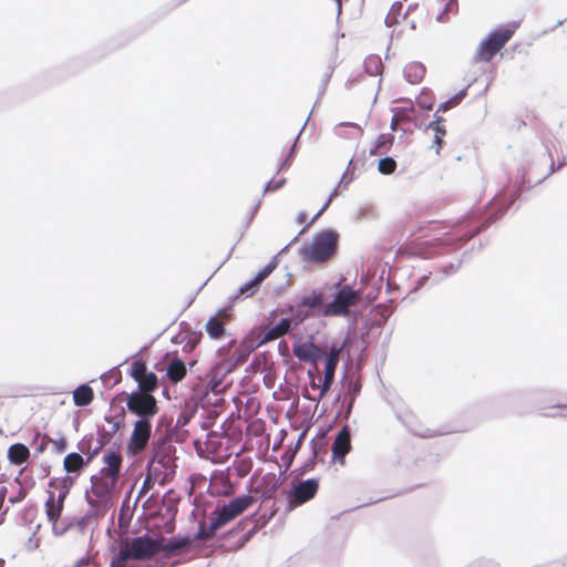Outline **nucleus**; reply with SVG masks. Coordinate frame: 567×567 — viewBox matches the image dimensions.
<instances>
[{"label":"nucleus","mask_w":567,"mask_h":567,"mask_svg":"<svg viewBox=\"0 0 567 567\" xmlns=\"http://www.w3.org/2000/svg\"><path fill=\"white\" fill-rule=\"evenodd\" d=\"M161 551V540L145 534L122 539L118 551L112 556L110 567H127L130 560H151Z\"/></svg>","instance_id":"f257e3e1"},{"label":"nucleus","mask_w":567,"mask_h":567,"mask_svg":"<svg viewBox=\"0 0 567 567\" xmlns=\"http://www.w3.org/2000/svg\"><path fill=\"white\" fill-rule=\"evenodd\" d=\"M254 501L251 495H243L229 501L221 509L214 513L215 517L208 528H200L197 535L198 539L206 540L213 537L217 529L244 513L252 505Z\"/></svg>","instance_id":"f03ea898"},{"label":"nucleus","mask_w":567,"mask_h":567,"mask_svg":"<svg viewBox=\"0 0 567 567\" xmlns=\"http://www.w3.org/2000/svg\"><path fill=\"white\" fill-rule=\"evenodd\" d=\"M339 244V235L333 230H323L317 234L311 244L303 249V259L307 261L322 264L331 259Z\"/></svg>","instance_id":"7ed1b4c3"},{"label":"nucleus","mask_w":567,"mask_h":567,"mask_svg":"<svg viewBox=\"0 0 567 567\" xmlns=\"http://www.w3.org/2000/svg\"><path fill=\"white\" fill-rule=\"evenodd\" d=\"M50 487L55 491H49V496L44 504L45 515L51 523L53 534L55 536H62L68 530V525L61 523L60 517L69 491L63 484L55 481L50 482Z\"/></svg>","instance_id":"20e7f679"},{"label":"nucleus","mask_w":567,"mask_h":567,"mask_svg":"<svg viewBox=\"0 0 567 567\" xmlns=\"http://www.w3.org/2000/svg\"><path fill=\"white\" fill-rule=\"evenodd\" d=\"M514 29L509 27L499 28L491 32L477 47L473 61L475 63H488L512 39Z\"/></svg>","instance_id":"39448f33"},{"label":"nucleus","mask_w":567,"mask_h":567,"mask_svg":"<svg viewBox=\"0 0 567 567\" xmlns=\"http://www.w3.org/2000/svg\"><path fill=\"white\" fill-rule=\"evenodd\" d=\"M361 301L360 290H354L351 286L344 285L339 288L333 300L324 306V316H348L349 309L355 307Z\"/></svg>","instance_id":"423d86ee"},{"label":"nucleus","mask_w":567,"mask_h":567,"mask_svg":"<svg viewBox=\"0 0 567 567\" xmlns=\"http://www.w3.org/2000/svg\"><path fill=\"white\" fill-rule=\"evenodd\" d=\"M127 410L140 416L151 420L158 412L157 401L154 395L144 392H133L126 399Z\"/></svg>","instance_id":"0eeeda50"},{"label":"nucleus","mask_w":567,"mask_h":567,"mask_svg":"<svg viewBox=\"0 0 567 567\" xmlns=\"http://www.w3.org/2000/svg\"><path fill=\"white\" fill-rule=\"evenodd\" d=\"M92 486L89 495V502L96 506H106L111 501L114 488L117 484L116 481L100 475L92 477Z\"/></svg>","instance_id":"6e6552de"},{"label":"nucleus","mask_w":567,"mask_h":567,"mask_svg":"<svg viewBox=\"0 0 567 567\" xmlns=\"http://www.w3.org/2000/svg\"><path fill=\"white\" fill-rule=\"evenodd\" d=\"M152 433L151 420L138 419L134 423L133 432L127 443V450L132 455L142 453L150 441Z\"/></svg>","instance_id":"1a4fd4ad"},{"label":"nucleus","mask_w":567,"mask_h":567,"mask_svg":"<svg viewBox=\"0 0 567 567\" xmlns=\"http://www.w3.org/2000/svg\"><path fill=\"white\" fill-rule=\"evenodd\" d=\"M342 348L341 347H331L327 358H326V365H324V378L322 380L321 386H320V394H318V398L316 400H321L330 390L333 380H334V373L339 363V357L341 353Z\"/></svg>","instance_id":"9d476101"},{"label":"nucleus","mask_w":567,"mask_h":567,"mask_svg":"<svg viewBox=\"0 0 567 567\" xmlns=\"http://www.w3.org/2000/svg\"><path fill=\"white\" fill-rule=\"evenodd\" d=\"M103 467L100 471V475L109 477L118 482L123 457L118 451H107L104 453Z\"/></svg>","instance_id":"9b49d317"},{"label":"nucleus","mask_w":567,"mask_h":567,"mask_svg":"<svg viewBox=\"0 0 567 567\" xmlns=\"http://www.w3.org/2000/svg\"><path fill=\"white\" fill-rule=\"evenodd\" d=\"M331 450L333 458L339 461L343 465L344 456L351 450V433L347 425L343 426L336 436Z\"/></svg>","instance_id":"f8f14e48"},{"label":"nucleus","mask_w":567,"mask_h":567,"mask_svg":"<svg viewBox=\"0 0 567 567\" xmlns=\"http://www.w3.org/2000/svg\"><path fill=\"white\" fill-rule=\"evenodd\" d=\"M319 488V484L316 480L310 478L301 482L297 485L292 493V499L290 501L292 506L301 505L315 497Z\"/></svg>","instance_id":"ddd939ff"},{"label":"nucleus","mask_w":567,"mask_h":567,"mask_svg":"<svg viewBox=\"0 0 567 567\" xmlns=\"http://www.w3.org/2000/svg\"><path fill=\"white\" fill-rule=\"evenodd\" d=\"M229 320L226 309H221L215 317H212L206 323V332L212 339H220L225 336V324Z\"/></svg>","instance_id":"4468645a"},{"label":"nucleus","mask_w":567,"mask_h":567,"mask_svg":"<svg viewBox=\"0 0 567 567\" xmlns=\"http://www.w3.org/2000/svg\"><path fill=\"white\" fill-rule=\"evenodd\" d=\"M293 354L301 361L316 363L322 359L324 352L312 342H305L293 347Z\"/></svg>","instance_id":"2eb2a0df"},{"label":"nucleus","mask_w":567,"mask_h":567,"mask_svg":"<svg viewBox=\"0 0 567 567\" xmlns=\"http://www.w3.org/2000/svg\"><path fill=\"white\" fill-rule=\"evenodd\" d=\"M291 329V320L281 319L277 324L269 323L264 328L262 342H269L287 334Z\"/></svg>","instance_id":"dca6fc26"},{"label":"nucleus","mask_w":567,"mask_h":567,"mask_svg":"<svg viewBox=\"0 0 567 567\" xmlns=\"http://www.w3.org/2000/svg\"><path fill=\"white\" fill-rule=\"evenodd\" d=\"M426 74V68L419 61H412L404 65L403 75L404 79L411 84L421 83Z\"/></svg>","instance_id":"f3484780"},{"label":"nucleus","mask_w":567,"mask_h":567,"mask_svg":"<svg viewBox=\"0 0 567 567\" xmlns=\"http://www.w3.org/2000/svg\"><path fill=\"white\" fill-rule=\"evenodd\" d=\"M444 122L445 120L442 116L435 114V120L432 121L427 126L429 130L434 132V141L432 146L435 148V153L437 155L444 145V137L446 135Z\"/></svg>","instance_id":"a211bd4d"},{"label":"nucleus","mask_w":567,"mask_h":567,"mask_svg":"<svg viewBox=\"0 0 567 567\" xmlns=\"http://www.w3.org/2000/svg\"><path fill=\"white\" fill-rule=\"evenodd\" d=\"M275 265L268 264L260 270L254 279L240 287L241 295L252 296L258 290L259 285L274 271Z\"/></svg>","instance_id":"6ab92c4d"},{"label":"nucleus","mask_w":567,"mask_h":567,"mask_svg":"<svg viewBox=\"0 0 567 567\" xmlns=\"http://www.w3.org/2000/svg\"><path fill=\"white\" fill-rule=\"evenodd\" d=\"M92 460V455L85 461L79 453H69L63 460V467L68 474H79Z\"/></svg>","instance_id":"aec40b11"},{"label":"nucleus","mask_w":567,"mask_h":567,"mask_svg":"<svg viewBox=\"0 0 567 567\" xmlns=\"http://www.w3.org/2000/svg\"><path fill=\"white\" fill-rule=\"evenodd\" d=\"M8 460L13 465H22L30 458V450L22 443H14L8 449Z\"/></svg>","instance_id":"412c9836"},{"label":"nucleus","mask_w":567,"mask_h":567,"mask_svg":"<svg viewBox=\"0 0 567 567\" xmlns=\"http://www.w3.org/2000/svg\"><path fill=\"white\" fill-rule=\"evenodd\" d=\"M186 365L181 359L174 358L171 360L167 365V377L169 381L177 383L186 377Z\"/></svg>","instance_id":"4be33fe9"},{"label":"nucleus","mask_w":567,"mask_h":567,"mask_svg":"<svg viewBox=\"0 0 567 567\" xmlns=\"http://www.w3.org/2000/svg\"><path fill=\"white\" fill-rule=\"evenodd\" d=\"M93 399L94 392L89 384H82L73 391V402L76 406H86Z\"/></svg>","instance_id":"5701e85b"},{"label":"nucleus","mask_w":567,"mask_h":567,"mask_svg":"<svg viewBox=\"0 0 567 567\" xmlns=\"http://www.w3.org/2000/svg\"><path fill=\"white\" fill-rule=\"evenodd\" d=\"M394 137L390 134H381L377 137L370 155H381L388 153L393 145Z\"/></svg>","instance_id":"b1692460"},{"label":"nucleus","mask_w":567,"mask_h":567,"mask_svg":"<svg viewBox=\"0 0 567 567\" xmlns=\"http://www.w3.org/2000/svg\"><path fill=\"white\" fill-rule=\"evenodd\" d=\"M441 3L443 4V9H439L436 20L444 23L458 12V2L457 0H442Z\"/></svg>","instance_id":"393cba45"},{"label":"nucleus","mask_w":567,"mask_h":567,"mask_svg":"<svg viewBox=\"0 0 567 567\" xmlns=\"http://www.w3.org/2000/svg\"><path fill=\"white\" fill-rule=\"evenodd\" d=\"M157 540H161V551H165L166 554H174L177 550L186 547L189 545L190 540L189 538L185 537L182 539H169L167 543L164 544V538L161 537Z\"/></svg>","instance_id":"a878e982"},{"label":"nucleus","mask_w":567,"mask_h":567,"mask_svg":"<svg viewBox=\"0 0 567 567\" xmlns=\"http://www.w3.org/2000/svg\"><path fill=\"white\" fill-rule=\"evenodd\" d=\"M138 383V392L150 393L157 386V377L153 372H146L141 379L136 380Z\"/></svg>","instance_id":"bb28decb"},{"label":"nucleus","mask_w":567,"mask_h":567,"mask_svg":"<svg viewBox=\"0 0 567 567\" xmlns=\"http://www.w3.org/2000/svg\"><path fill=\"white\" fill-rule=\"evenodd\" d=\"M364 66L367 72H369L371 75L381 74L383 69L381 59L375 55H371L368 59H365Z\"/></svg>","instance_id":"cd10ccee"},{"label":"nucleus","mask_w":567,"mask_h":567,"mask_svg":"<svg viewBox=\"0 0 567 567\" xmlns=\"http://www.w3.org/2000/svg\"><path fill=\"white\" fill-rule=\"evenodd\" d=\"M465 95H466V90H463L460 93L455 94L454 96H452L447 101L441 103L439 105V109H437L436 113H439V112H446V111L451 110L452 107L456 106L457 104L461 103V101L464 99Z\"/></svg>","instance_id":"c85d7f7f"},{"label":"nucleus","mask_w":567,"mask_h":567,"mask_svg":"<svg viewBox=\"0 0 567 567\" xmlns=\"http://www.w3.org/2000/svg\"><path fill=\"white\" fill-rule=\"evenodd\" d=\"M396 169V162L392 157L381 158L378 163V171L382 175H391Z\"/></svg>","instance_id":"c756f323"},{"label":"nucleus","mask_w":567,"mask_h":567,"mask_svg":"<svg viewBox=\"0 0 567 567\" xmlns=\"http://www.w3.org/2000/svg\"><path fill=\"white\" fill-rule=\"evenodd\" d=\"M414 106L411 103L409 107H396L393 111L394 117L402 122H411L413 120Z\"/></svg>","instance_id":"7c9ffc66"},{"label":"nucleus","mask_w":567,"mask_h":567,"mask_svg":"<svg viewBox=\"0 0 567 567\" xmlns=\"http://www.w3.org/2000/svg\"><path fill=\"white\" fill-rule=\"evenodd\" d=\"M147 372L146 363L142 360H135L131 364V377L136 381Z\"/></svg>","instance_id":"2f4dec72"},{"label":"nucleus","mask_w":567,"mask_h":567,"mask_svg":"<svg viewBox=\"0 0 567 567\" xmlns=\"http://www.w3.org/2000/svg\"><path fill=\"white\" fill-rule=\"evenodd\" d=\"M301 305L309 308L320 307L322 305V296L321 293L312 292L302 299Z\"/></svg>","instance_id":"473e14b6"},{"label":"nucleus","mask_w":567,"mask_h":567,"mask_svg":"<svg viewBox=\"0 0 567 567\" xmlns=\"http://www.w3.org/2000/svg\"><path fill=\"white\" fill-rule=\"evenodd\" d=\"M155 462L162 464L165 468H168L172 464V458L168 454L163 455L159 451H156L153 456L152 464Z\"/></svg>","instance_id":"72a5a7b5"},{"label":"nucleus","mask_w":567,"mask_h":567,"mask_svg":"<svg viewBox=\"0 0 567 567\" xmlns=\"http://www.w3.org/2000/svg\"><path fill=\"white\" fill-rule=\"evenodd\" d=\"M285 183H286L285 178L271 179L270 182L267 183V185L265 187V193L276 192V190L280 189Z\"/></svg>","instance_id":"f704fd0d"},{"label":"nucleus","mask_w":567,"mask_h":567,"mask_svg":"<svg viewBox=\"0 0 567 567\" xmlns=\"http://www.w3.org/2000/svg\"><path fill=\"white\" fill-rule=\"evenodd\" d=\"M309 377H310V386L313 389V390H318L320 392V386L321 384L317 383L316 382V378H315V374L312 372L309 371Z\"/></svg>","instance_id":"c9c22d12"},{"label":"nucleus","mask_w":567,"mask_h":567,"mask_svg":"<svg viewBox=\"0 0 567 567\" xmlns=\"http://www.w3.org/2000/svg\"><path fill=\"white\" fill-rule=\"evenodd\" d=\"M90 564V557H83L81 559H79L75 564H74V567H84V566H87Z\"/></svg>","instance_id":"e433bc0d"},{"label":"nucleus","mask_w":567,"mask_h":567,"mask_svg":"<svg viewBox=\"0 0 567 567\" xmlns=\"http://www.w3.org/2000/svg\"><path fill=\"white\" fill-rule=\"evenodd\" d=\"M419 105L424 110H432V107H433L432 102L427 103V101H422V100L419 101Z\"/></svg>","instance_id":"4c0bfd02"},{"label":"nucleus","mask_w":567,"mask_h":567,"mask_svg":"<svg viewBox=\"0 0 567 567\" xmlns=\"http://www.w3.org/2000/svg\"><path fill=\"white\" fill-rule=\"evenodd\" d=\"M306 220H307V214L303 212L299 213L297 216L298 224L301 225V224L306 223Z\"/></svg>","instance_id":"58836bf2"},{"label":"nucleus","mask_w":567,"mask_h":567,"mask_svg":"<svg viewBox=\"0 0 567 567\" xmlns=\"http://www.w3.org/2000/svg\"><path fill=\"white\" fill-rule=\"evenodd\" d=\"M250 467L249 466H240L238 467V475L239 476H245L247 475V473L249 472Z\"/></svg>","instance_id":"ea45409f"},{"label":"nucleus","mask_w":567,"mask_h":567,"mask_svg":"<svg viewBox=\"0 0 567 567\" xmlns=\"http://www.w3.org/2000/svg\"><path fill=\"white\" fill-rule=\"evenodd\" d=\"M399 124H400L399 120L396 117H394V115H393L392 118H391V128H392V131H396Z\"/></svg>","instance_id":"a19ab883"},{"label":"nucleus","mask_w":567,"mask_h":567,"mask_svg":"<svg viewBox=\"0 0 567 567\" xmlns=\"http://www.w3.org/2000/svg\"><path fill=\"white\" fill-rule=\"evenodd\" d=\"M437 434H439V432H436V431H430V430H427L426 432L422 433L421 435H422V436H425V437H433V436H435V435H437Z\"/></svg>","instance_id":"79ce46f5"},{"label":"nucleus","mask_w":567,"mask_h":567,"mask_svg":"<svg viewBox=\"0 0 567 567\" xmlns=\"http://www.w3.org/2000/svg\"><path fill=\"white\" fill-rule=\"evenodd\" d=\"M330 202H331V199H329L328 203L323 206V208L315 217H312L310 224H312L320 216V214L328 207Z\"/></svg>","instance_id":"37998d69"},{"label":"nucleus","mask_w":567,"mask_h":567,"mask_svg":"<svg viewBox=\"0 0 567 567\" xmlns=\"http://www.w3.org/2000/svg\"><path fill=\"white\" fill-rule=\"evenodd\" d=\"M151 486V477L147 476L144 481V485H143V488H142V492L145 491L146 488H148Z\"/></svg>","instance_id":"c03bdc74"},{"label":"nucleus","mask_w":567,"mask_h":567,"mask_svg":"<svg viewBox=\"0 0 567 567\" xmlns=\"http://www.w3.org/2000/svg\"><path fill=\"white\" fill-rule=\"evenodd\" d=\"M4 566V560L0 558V567Z\"/></svg>","instance_id":"a18cd8bd"},{"label":"nucleus","mask_w":567,"mask_h":567,"mask_svg":"<svg viewBox=\"0 0 567 567\" xmlns=\"http://www.w3.org/2000/svg\"><path fill=\"white\" fill-rule=\"evenodd\" d=\"M44 446H45V444H41V446L39 447V451H43Z\"/></svg>","instance_id":"49530a36"},{"label":"nucleus","mask_w":567,"mask_h":567,"mask_svg":"<svg viewBox=\"0 0 567 567\" xmlns=\"http://www.w3.org/2000/svg\"><path fill=\"white\" fill-rule=\"evenodd\" d=\"M59 447L63 449L64 447V443L59 444Z\"/></svg>","instance_id":"de8ad7c7"},{"label":"nucleus","mask_w":567,"mask_h":567,"mask_svg":"<svg viewBox=\"0 0 567 567\" xmlns=\"http://www.w3.org/2000/svg\"><path fill=\"white\" fill-rule=\"evenodd\" d=\"M59 447L63 449L64 447V443L59 444Z\"/></svg>","instance_id":"09e8293b"}]
</instances>
